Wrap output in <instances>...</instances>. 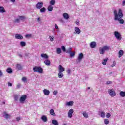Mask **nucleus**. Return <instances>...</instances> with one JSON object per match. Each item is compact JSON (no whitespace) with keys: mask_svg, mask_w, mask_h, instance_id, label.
<instances>
[{"mask_svg":"<svg viewBox=\"0 0 125 125\" xmlns=\"http://www.w3.org/2000/svg\"><path fill=\"white\" fill-rule=\"evenodd\" d=\"M58 69L59 72L62 73V72H64L65 71V68H64L61 64L59 65Z\"/></svg>","mask_w":125,"mask_h":125,"instance_id":"obj_12","label":"nucleus"},{"mask_svg":"<svg viewBox=\"0 0 125 125\" xmlns=\"http://www.w3.org/2000/svg\"><path fill=\"white\" fill-rule=\"evenodd\" d=\"M63 125H67V124H63Z\"/></svg>","mask_w":125,"mask_h":125,"instance_id":"obj_63","label":"nucleus"},{"mask_svg":"<svg viewBox=\"0 0 125 125\" xmlns=\"http://www.w3.org/2000/svg\"><path fill=\"white\" fill-rule=\"evenodd\" d=\"M73 113H74V109H70L68 113V118H72V116L73 115Z\"/></svg>","mask_w":125,"mask_h":125,"instance_id":"obj_13","label":"nucleus"},{"mask_svg":"<svg viewBox=\"0 0 125 125\" xmlns=\"http://www.w3.org/2000/svg\"><path fill=\"white\" fill-rule=\"evenodd\" d=\"M37 21L38 22H39V23H40V21H41V18H38L37 19Z\"/></svg>","mask_w":125,"mask_h":125,"instance_id":"obj_58","label":"nucleus"},{"mask_svg":"<svg viewBox=\"0 0 125 125\" xmlns=\"http://www.w3.org/2000/svg\"><path fill=\"white\" fill-rule=\"evenodd\" d=\"M79 23H80V21L79 20H77L76 21V25H79Z\"/></svg>","mask_w":125,"mask_h":125,"instance_id":"obj_53","label":"nucleus"},{"mask_svg":"<svg viewBox=\"0 0 125 125\" xmlns=\"http://www.w3.org/2000/svg\"><path fill=\"white\" fill-rule=\"evenodd\" d=\"M41 57H42V58H44L45 59H48V56H47V55H46V54H42L41 55Z\"/></svg>","mask_w":125,"mask_h":125,"instance_id":"obj_20","label":"nucleus"},{"mask_svg":"<svg viewBox=\"0 0 125 125\" xmlns=\"http://www.w3.org/2000/svg\"><path fill=\"white\" fill-rule=\"evenodd\" d=\"M8 85L9 86H12V83H11L8 82Z\"/></svg>","mask_w":125,"mask_h":125,"instance_id":"obj_54","label":"nucleus"},{"mask_svg":"<svg viewBox=\"0 0 125 125\" xmlns=\"http://www.w3.org/2000/svg\"><path fill=\"white\" fill-rule=\"evenodd\" d=\"M17 69H18V70H22V66L20 64H17Z\"/></svg>","mask_w":125,"mask_h":125,"instance_id":"obj_38","label":"nucleus"},{"mask_svg":"<svg viewBox=\"0 0 125 125\" xmlns=\"http://www.w3.org/2000/svg\"><path fill=\"white\" fill-rule=\"evenodd\" d=\"M73 49L72 48H69L66 51V53H71L72 52V50Z\"/></svg>","mask_w":125,"mask_h":125,"instance_id":"obj_40","label":"nucleus"},{"mask_svg":"<svg viewBox=\"0 0 125 125\" xmlns=\"http://www.w3.org/2000/svg\"><path fill=\"white\" fill-rule=\"evenodd\" d=\"M26 98H27V95H23L21 97V98L20 99V101L21 103H24V101L26 100Z\"/></svg>","mask_w":125,"mask_h":125,"instance_id":"obj_9","label":"nucleus"},{"mask_svg":"<svg viewBox=\"0 0 125 125\" xmlns=\"http://www.w3.org/2000/svg\"><path fill=\"white\" fill-rule=\"evenodd\" d=\"M47 9L48 11H52L53 10V6L50 5L48 6Z\"/></svg>","mask_w":125,"mask_h":125,"instance_id":"obj_29","label":"nucleus"},{"mask_svg":"<svg viewBox=\"0 0 125 125\" xmlns=\"http://www.w3.org/2000/svg\"><path fill=\"white\" fill-rule=\"evenodd\" d=\"M44 95H49V93H50V91L49 90L44 89L43 91Z\"/></svg>","mask_w":125,"mask_h":125,"instance_id":"obj_15","label":"nucleus"},{"mask_svg":"<svg viewBox=\"0 0 125 125\" xmlns=\"http://www.w3.org/2000/svg\"><path fill=\"white\" fill-rule=\"evenodd\" d=\"M111 83H112V82L111 81H107L106 82V84H111Z\"/></svg>","mask_w":125,"mask_h":125,"instance_id":"obj_52","label":"nucleus"},{"mask_svg":"<svg viewBox=\"0 0 125 125\" xmlns=\"http://www.w3.org/2000/svg\"><path fill=\"white\" fill-rule=\"evenodd\" d=\"M69 54L70 55V57H75V55H76V52H71L69 53Z\"/></svg>","mask_w":125,"mask_h":125,"instance_id":"obj_34","label":"nucleus"},{"mask_svg":"<svg viewBox=\"0 0 125 125\" xmlns=\"http://www.w3.org/2000/svg\"><path fill=\"white\" fill-rule=\"evenodd\" d=\"M15 38L17 40H23V36L19 34H15Z\"/></svg>","mask_w":125,"mask_h":125,"instance_id":"obj_10","label":"nucleus"},{"mask_svg":"<svg viewBox=\"0 0 125 125\" xmlns=\"http://www.w3.org/2000/svg\"><path fill=\"white\" fill-rule=\"evenodd\" d=\"M50 5H54L55 4V0H51L50 1Z\"/></svg>","mask_w":125,"mask_h":125,"instance_id":"obj_35","label":"nucleus"},{"mask_svg":"<svg viewBox=\"0 0 125 125\" xmlns=\"http://www.w3.org/2000/svg\"><path fill=\"white\" fill-rule=\"evenodd\" d=\"M83 59V53H81L78 55L77 60H76L77 64L79 63H81L82 62V60Z\"/></svg>","mask_w":125,"mask_h":125,"instance_id":"obj_4","label":"nucleus"},{"mask_svg":"<svg viewBox=\"0 0 125 125\" xmlns=\"http://www.w3.org/2000/svg\"><path fill=\"white\" fill-rule=\"evenodd\" d=\"M18 56H19V57L22 58V54H21L19 53V54H18Z\"/></svg>","mask_w":125,"mask_h":125,"instance_id":"obj_55","label":"nucleus"},{"mask_svg":"<svg viewBox=\"0 0 125 125\" xmlns=\"http://www.w3.org/2000/svg\"><path fill=\"white\" fill-rule=\"evenodd\" d=\"M120 94L122 97H125V92L121 91V92H120Z\"/></svg>","mask_w":125,"mask_h":125,"instance_id":"obj_39","label":"nucleus"},{"mask_svg":"<svg viewBox=\"0 0 125 125\" xmlns=\"http://www.w3.org/2000/svg\"><path fill=\"white\" fill-rule=\"evenodd\" d=\"M63 16L64 19H66V20H68V19L69 18V14H68L67 13H63Z\"/></svg>","mask_w":125,"mask_h":125,"instance_id":"obj_18","label":"nucleus"},{"mask_svg":"<svg viewBox=\"0 0 125 125\" xmlns=\"http://www.w3.org/2000/svg\"><path fill=\"white\" fill-rule=\"evenodd\" d=\"M2 116L6 120H8L11 118V115L10 114H7L5 111H4L2 113Z\"/></svg>","mask_w":125,"mask_h":125,"instance_id":"obj_6","label":"nucleus"},{"mask_svg":"<svg viewBox=\"0 0 125 125\" xmlns=\"http://www.w3.org/2000/svg\"><path fill=\"white\" fill-rule=\"evenodd\" d=\"M112 74H113V72H110L109 73V75H112Z\"/></svg>","mask_w":125,"mask_h":125,"instance_id":"obj_61","label":"nucleus"},{"mask_svg":"<svg viewBox=\"0 0 125 125\" xmlns=\"http://www.w3.org/2000/svg\"><path fill=\"white\" fill-rule=\"evenodd\" d=\"M44 64H45V65H46L47 66H49V65H50V61H49V60H46L44 62Z\"/></svg>","mask_w":125,"mask_h":125,"instance_id":"obj_22","label":"nucleus"},{"mask_svg":"<svg viewBox=\"0 0 125 125\" xmlns=\"http://www.w3.org/2000/svg\"><path fill=\"white\" fill-rule=\"evenodd\" d=\"M104 124L105 125H109V119H104Z\"/></svg>","mask_w":125,"mask_h":125,"instance_id":"obj_41","label":"nucleus"},{"mask_svg":"<svg viewBox=\"0 0 125 125\" xmlns=\"http://www.w3.org/2000/svg\"><path fill=\"white\" fill-rule=\"evenodd\" d=\"M21 87V84L19 83L17 85V89H18Z\"/></svg>","mask_w":125,"mask_h":125,"instance_id":"obj_46","label":"nucleus"},{"mask_svg":"<svg viewBox=\"0 0 125 125\" xmlns=\"http://www.w3.org/2000/svg\"><path fill=\"white\" fill-rule=\"evenodd\" d=\"M111 117V114L110 113H108L106 114V118H109Z\"/></svg>","mask_w":125,"mask_h":125,"instance_id":"obj_47","label":"nucleus"},{"mask_svg":"<svg viewBox=\"0 0 125 125\" xmlns=\"http://www.w3.org/2000/svg\"><path fill=\"white\" fill-rule=\"evenodd\" d=\"M106 115L105 114V112H102L101 113V117L102 118H105Z\"/></svg>","mask_w":125,"mask_h":125,"instance_id":"obj_37","label":"nucleus"},{"mask_svg":"<svg viewBox=\"0 0 125 125\" xmlns=\"http://www.w3.org/2000/svg\"><path fill=\"white\" fill-rule=\"evenodd\" d=\"M20 20L19 19H16L14 21V23H20Z\"/></svg>","mask_w":125,"mask_h":125,"instance_id":"obj_42","label":"nucleus"},{"mask_svg":"<svg viewBox=\"0 0 125 125\" xmlns=\"http://www.w3.org/2000/svg\"><path fill=\"white\" fill-rule=\"evenodd\" d=\"M58 77L59 78V79H62V78H63V77H64V74H63V73L62 72H59L58 74Z\"/></svg>","mask_w":125,"mask_h":125,"instance_id":"obj_21","label":"nucleus"},{"mask_svg":"<svg viewBox=\"0 0 125 125\" xmlns=\"http://www.w3.org/2000/svg\"><path fill=\"white\" fill-rule=\"evenodd\" d=\"M25 38L26 39H29L32 38V34H26L25 35Z\"/></svg>","mask_w":125,"mask_h":125,"instance_id":"obj_36","label":"nucleus"},{"mask_svg":"<svg viewBox=\"0 0 125 125\" xmlns=\"http://www.w3.org/2000/svg\"><path fill=\"white\" fill-rule=\"evenodd\" d=\"M6 72H8L9 74H11L12 73V69L10 67H8L6 69Z\"/></svg>","mask_w":125,"mask_h":125,"instance_id":"obj_30","label":"nucleus"},{"mask_svg":"<svg viewBox=\"0 0 125 125\" xmlns=\"http://www.w3.org/2000/svg\"><path fill=\"white\" fill-rule=\"evenodd\" d=\"M62 51L61 50V48H57L56 53H57V54H60L61 53H62Z\"/></svg>","mask_w":125,"mask_h":125,"instance_id":"obj_26","label":"nucleus"},{"mask_svg":"<svg viewBox=\"0 0 125 125\" xmlns=\"http://www.w3.org/2000/svg\"><path fill=\"white\" fill-rule=\"evenodd\" d=\"M116 66V62L114 61L113 64L111 65V67H115Z\"/></svg>","mask_w":125,"mask_h":125,"instance_id":"obj_48","label":"nucleus"},{"mask_svg":"<svg viewBox=\"0 0 125 125\" xmlns=\"http://www.w3.org/2000/svg\"><path fill=\"white\" fill-rule=\"evenodd\" d=\"M14 98L15 101H18V95H15Z\"/></svg>","mask_w":125,"mask_h":125,"instance_id":"obj_43","label":"nucleus"},{"mask_svg":"<svg viewBox=\"0 0 125 125\" xmlns=\"http://www.w3.org/2000/svg\"><path fill=\"white\" fill-rule=\"evenodd\" d=\"M73 104H74V102L70 101L69 102L66 103V106H73Z\"/></svg>","mask_w":125,"mask_h":125,"instance_id":"obj_27","label":"nucleus"},{"mask_svg":"<svg viewBox=\"0 0 125 125\" xmlns=\"http://www.w3.org/2000/svg\"><path fill=\"white\" fill-rule=\"evenodd\" d=\"M43 6V2L42 1H39L36 4V8L37 9H41Z\"/></svg>","mask_w":125,"mask_h":125,"instance_id":"obj_7","label":"nucleus"},{"mask_svg":"<svg viewBox=\"0 0 125 125\" xmlns=\"http://www.w3.org/2000/svg\"><path fill=\"white\" fill-rule=\"evenodd\" d=\"M52 124L54 125H59L58 122L56 120H53L52 121Z\"/></svg>","mask_w":125,"mask_h":125,"instance_id":"obj_28","label":"nucleus"},{"mask_svg":"<svg viewBox=\"0 0 125 125\" xmlns=\"http://www.w3.org/2000/svg\"><path fill=\"white\" fill-rule=\"evenodd\" d=\"M58 93V92H57V91H54L53 92L54 95H57Z\"/></svg>","mask_w":125,"mask_h":125,"instance_id":"obj_50","label":"nucleus"},{"mask_svg":"<svg viewBox=\"0 0 125 125\" xmlns=\"http://www.w3.org/2000/svg\"><path fill=\"white\" fill-rule=\"evenodd\" d=\"M49 38H50V40L51 42H53V41H54L53 37L50 36Z\"/></svg>","mask_w":125,"mask_h":125,"instance_id":"obj_51","label":"nucleus"},{"mask_svg":"<svg viewBox=\"0 0 125 125\" xmlns=\"http://www.w3.org/2000/svg\"><path fill=\"white\" fill-rule=\"evenodd\" d=\"M87 89H90V87H87Z\"/></svg>","mask_w":125,"mask_h":125,"instance_id":"obj_62","label":"nucleus"},{"mask_svg":"<svg viewBox=\"0 0 125 125\" xmlns=\"http://www.w3.org/2000/svg\"><path fill=\"white\" fill-rule=\"evenodd\" d=\"M33 71L34 72H37L40 74H42L43 70L40 66H34L33 67Z\"/></svg>","mask_w":125,"mask_h":125,"instance_id":"obj_3","label":"nucleus"},{"mask_svg":"<svg viewBox=\"0 0 125 125\" xmlns=\"http://www.w3.org/2000/svg\"><path fill=\"white\" fill-rule=\"evenodd\" d=\"M11 2H14L15 1V0H10Z\"/></svg>","mask_w":125,"mask_h":125,"instance_id":"obj_60","label":"nucleus"},{"mask_svg":"<svg viewBox=\"0 0 125 125\" xmlns=\"http://www.w3.org/2000/svg\"><path fill=\"white\" fill-rule=\"evenodd\" d=\"M41 119L44 122V123H46V122H47V118L45 116V115L42 116Z\"/></svg>","mask_w":125,"mask_h":125,"instance_id":"obj_16","label":"nucleus"},{"mask_svg":"<svg viewBox=\"0 0 125 125\" xmlns=\"http://www.w3.org/2000/svg\"><path fill=\"white\" fill-rule=\"evenodd\" d=\"M107 61H108V59H105L103 60L102 64L103 65H106V63H107Z\"/></svg>","mask_w":125,"mask_h":125,"instance_id":"obj_32","label":"nucleus"},{"mask_svg":"<svg viewBox=\"0 0 125 125\" xmlns=\"http://www.w3.org/2000/svg\"><path fill=\"white\" fill-rule=\"evenodd\" d=\"M46 11V9L45 7H42L40 9V12L41 13H44Z\"/></svg>","mask_w":125,"mask_h":125,"instance_id":"obj_25","label":"nucleus"},{"mask_svg":"<svg viewBox=\"0 0 125 125\" xmlns=\"http://www.w3.org/2000/svg\"><path fill=\"white\" fill-rule=\"evenodd\" d=\"M119 58H121L123 55H124V51L123 50H120L119 52Z\"/></svg>","mask_w":125,"mask_h":125,"instance_id":"obj_19","label":"nucleus"},{"mask_svg":"<svg viewBox=\"0 0 125 125\" xmlns=\"http://www.w3.org/2000/svg\"><path fill=\"white\" fill-rule=\"evenodd\" d=\"M4 12H5V10L4 9V8L2 6H0V13H4Z\"/></svg>","mask_w":125,"mask_h":125,"instance_id":"obj_24","label":"nucleus"},{"mask_svg":"<svg viewBox=\"0 0 125 125\" xmlns=\"http://www.w3.org/2000/svg\"><path fill=\"white\" fill-rule=\"evenodd\" d=\"M83 115L85 119H87V118H88V113H87L86 111H83Z\"/></svg>","mask_w":125,"mask_h":125,"instance_id":"obj_17","label":"nucleus"},{"mask_svg":"<svg viewBox=\"0 0 125 125\" xmlns=\"http://www.w3.org/2000/svg\"><path fill=\"white\" fill-rule=\"evenodd\" d=\"M114 35L116 38L117 40H118V41H121L122 40V36L121 35V34L119 33V32H114Z\"/></svg>","mask_w":125,"mask_h":125,"instance_id":"obj_5","label":"nucleus"},{"mask_svg":"<svg viewBox=\"0 0 125 125\" xmlns=\"http://www.w3.org/2000/svg\"><path fill=\"white\" fill-rule=\"evenodd\" d=\"M108 93L110 96H112L113 97L116 96V92H115V90L113 89H109L108 90Z\"/></svg>","mask_w":125,"mask_h":125,"instance_id":"obj_8","label":"nucleus"},{"mask_svg":"<svg viewBox=\"0 0 125 125\" xmlns=\"http://www.w3.org/2000/svg\"><path fill=\"white\" fill-rule=\"evenodd\" d=\"M66 72L68 75H70L71 74V69H68Z\"/></svg>","mask_w":125,"mask_h":125,"instance_id":"obj_49","label":"nucleus"},{"mask_svg":"<svg viewBox=\"0 0 125 125\" xmlns=\"http://www.w3.org/2000/svg\"><path fill=\"white\" fill-rule=\"evenodd\" d=\"M1 76H2V72L0 70V77H1Z\"/></svg>","mask_w":125,"mask_h":125,"instance_id":"obj_59","label":"nucleus"},{"mask_svg":"<svg viewBox=\"0 0 125 125\" xmlns=\"http://www.w3.org/2000/svg\"><path fill=\"white\" fill-rule=\"evenodd\" d=\"M55 28L56 29H58V26H57V24H55Z\"/></svg>","mask_w":125,"mask_h":125,"instance_id":"obj_57","label":"nucleus"},{"mask_svg":"<svg viewBox=\"0 0 125 125\" xmlns=\"http://www.w3.org/2000/svg\"><path fill=\"white\" fill-rule=\"evenodd\" d=\"M75 32L74 34H78V35H80L81 34V29L78 27H75L74 28Z\"/></svg>","mask_w":125,"mask_h":125,"instance_id":"obj_11","label":"nucleus"},{"mask_svg":"<svg viewBox=\"0 0 125 125\" xmlns=\"http://www.w3.org/2000/svg\"><path fill=\"white\" fill-rule=\"evenodd\" d=\"M110 50V46L105 45L103 47H100L99 48L100 54H104L105 51H108Z\"/></svg>","mask_w":125,"mask_h":125,"instance_id":"obj_2","label":"nucleus"},{"mask_svg":"<svg viewBox=\"0 0 125 125\" xmlns=\"http://www.w3.org/2000/svg\"><path fill=\"white\" fill-rule=\"evenodd\" d=\"M50 114L52 116H55V112H54V110H53V109H51L50 110Z\"/></svg>","mask_w":125,"mask_h":125,"instance_id":"obj_31","label":"nucleus"},{"mask_svg":"<svg viewBox=\"0 0 125 125\" xmlns=\"http://www.w3.org/2000/svg\"><path fill=\"white\" fill-rule=\"evenodd\" d=\"M20 45L21 46H22V47L26 46V42L23 41L21 42Z\"/></svg>","mask_w":125,"mask_h":125,"instance_id":"obj_33","label":"nucleus"},{"mask_svg":"<svg viewBox=\"0 0 125 125\" xmlns=\"http://www.w3.org/2000/svg\"><path fill=\"white\" fill-rule=\"evenodd\" d=\"M90 46L91 48H95L96 47V42H92L90 43Z\"/></svg>","mask_w":125,"mask_h":125,"instance_id":"obj_14","label":"nucleus"},{"mask_svg":"<svg viewBox=\"0 0 125 125\" xmlns=\"http://www.w3.org/2000/svg\"><path fill=\"white\" fill-rule=\"evenodd\" d=\"M20 120V117L16 118V120L17 121V122H19Z\"/></svg>","mask_w":125,"mask_h":125,"instance_id":"obj_56","label":"nucleus"},{"mask_svg":"<svg viewBox=\"0 0 125 125\" xmlns=\"http://www.w3.org/2000/svg\"><path fill=\"white\" fill-rule=\"evenodd\" d=\"M19 19H20V20H21V21H23V20H25V19H27V17H26L25 16H19Z\"/></svg>","mask_w":125,"mask_h":125,"instance_id":"obj_23","label":"nucleus"},{"mask_svg":"<svg viewBox=\"0 0 125 125\" xmlns=\"http://www.w3.org/2000/svg\"><path fill=\"white\" fill-rule=\"evenodd\" d=\"M62 50L64 52H65V51H66V48H65V46H62Z\"/></svg>","mask_w":125,"mask_h":125,"instance_id":"obj_45","label":"nucleus"},{"mask_svg":"<svg viewBox=\"0 0 125 125\" xmlns=\"http://www.w3.org/2000/svg\"><path fill=\"white\" fill-rule=\"evenodd\" d=\"M114 20L115 21H119L120 24H124L125 21L123 19L124 17V14H123V11L121 9H119L118 12L116 10H114Z\"/></svg>","mask_w":125,"mask_h":125,"instance_id":"obj_1","label":"nucleus"},{"mask_svg":"<svg viewBox=\"0 0 125 125\" xmlns=\"http://www.w3.org/2000/svg\"><path fill=\"white\" fill-rule=\"evenodd\" d=\"M22 82H23V83H27V78L23 77L22 78Z\"/></svg>","mask_w":125,"mask_h":125,"instance_id":"obj_44","label":"nucleus"}]
</instances>
